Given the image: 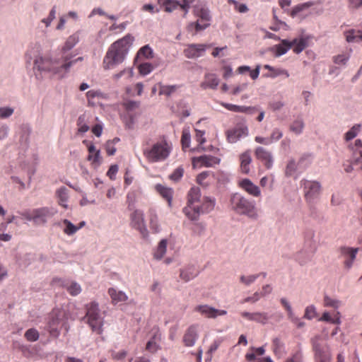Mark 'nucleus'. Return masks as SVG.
I'll use <instances>...</instances> for the list:
<instances>
[{
	"label": "nucleus",
	"instance_id": "nucleus-56",
	"mask_svg": "<svg viewBox=\"0 0 362 362\" xmlns=\"http://www.w3.org/2000/svg\"><path fill=\"white\" fill-rule=\"evenodd\" d=\"M259 276V274H253L249 276H241L240 277V281L245 286H250L254 283L255 281Z\"/></svg>",
	"mask_w": 362,
	"mask_h": 362
},
{
	"label": "nucleus",
	"instance_id": "nucleus-48",
	"mask_svg": "<svg viewBox=\"0 0 362 362\" xmlns=\"http://www.w3.org/2000/svg\"><path fill=\"white\" fill-rule=\"evenodd\" d=\"M63 223L65 226V228H64V233L68 235H71L76 233L78 230H79V227L74 226L68 219L63 220Z\"/></svg>",
	"mask_w": 362,
	"mask_h": 362
},
{
	"label": "nucleus",
	"instance_id": "nucleus-6",
	"mask_svg": "<svg viewBox=\"0 0 362 362\" xmlns=\"http://www.w3.org/2000/svg\"><path fill=\"white\" fill-rule=\"evenodd\" d=\"M87 323L91 327L92 330L97 334H101L103 332V320L100 315L98 304L95 302H91L86 305Z\"/></svg>",
	"mask_w": 362,
	"mask_h": 362
},
{
	"label": "nucleus",
	"instance_id": "nucleus-41",
	"mask_svg": "<svg viewBox=\"0 0 362 362\" xmlns=\"http://www.w3.org/2000/svg\"><path fill=\"white\" fill-rule=\"evenodd\" d=\"M291 48L290 41L288 40H281V44L276 45L274 47L275 53L276 56H281L286 54L288 49Z\"/></svg>",
	"mask_w": 362,
	"mask_h": 362
},
{
	"label": "nucleus",
	"instance_id": "nucleus-46",
	"mask_svg": "<svg viewBox=\"0 0 362 362\" xmlns=\"http://www.w3.org/2000/svg\"><path fill=\"white\" fill-rule=\"evenodd\" d=\"M320 320L329 322L332 324H340V314L339 312H337L334 315V317H332L329 313L325 312L322 316L320 317Z\"/></svg>",
	"mask_w": 362,
	"mask_h": 362
},
{
	"label": "nucleus",
	"instance_id": "nucleus-35",
	"mask_svg": "<svg viewBox=\"0 0 362 362\" xmlns=\"http://www.w3.org/2000/svg\"><path fill=\"white\" fill-rule=\"evenodd\" d=\"M157 86H158L159 90L158 94L160 95H163L168 97L175 93L180 88L178 85H164L162 83H158Z\"/></svg>",
	"mask_w": 362,
	"mask_h": 362
},
{
	"label": "nucleus",
	"instance_id": "nucleus-30",
	"mask_svg": "<svg viewBox=\"0 0 362 362\" xmlns=\"http://www.w3.org/2000/svg\"><path fill=\"white\" fill-rule=\"evenodd\" d=\"M198 272L194 266H188L180 270V276L185 281H189L195 278Z\"/></svg>",
	"mask_w": 362,
	"mask_h": 362
},
{
	"label": "nucleus",
	"instance_id": "nucleus-40",
	"mask_svg": "<svg viewBox=\"0 0 362 362\" xmlns=\"http://www.w3.org/2000/svg\"><path fill=\"white\" fill-rule=\"evenodd\" d=\"M290 44L293 51L296 54H299L306 47L307 42L304 38H295L290 41Z\"/></svg>",
	"mask_w": 362,
	"mask_h": 362
},
{
	"label": "nucleus",
	"instance_id": "nucleus-8",
	"mask_svg": "<svg viewBox=\"0 0 362 362\" xmlns=\"http://www.w3.org/2000/svg\"><path fill=\"white\" fill-rule=\"evenodd\" d=\"M215 205L216 199L214 198L204 197L188 218L192 221H196L199 218L200 214H208L213 211Z\"/></svg>",
	"mask_w": 362,
	"mask_h": 362
},
{
	"label": "nucleus",
	"instance_id": "nucleus-16",
	"mask_svg": "<svg viewBox=\"0 0 362 362\" xmlns=\"http://www.w3.org/2000/svg\"><path fill=\"white\" fill-rule=\"evenodd\" d=\"M209 47L204 44H191L185 49L184 54L189 59L199 57L204 55L206 49Z\"/></svg>",
	"mask_w": 362,
	"mask_h": 362
},
{
	"label": "nucleus",
	"instance_id": "nucleus-10",
	"mask_svg": "<svg viewBox=\"0 0 362 362\" xmlns=\"http://www.w3.org/2000/svg\"><path fill=\"white\" fill-rule=\"evenodd\" d=\"M300 182L303 187L305 198L307 202H312L319 197L321 185L318 182L303 180Z\"/></svg>",
	"mask_w": 362,
	"mask_h": 362
},
{
	"label": "nucleus",
	"instance_id": "nucleus-44",
	"mask_svg": "<svg viewBox=\"0 0 362 362\" xmlns=\"http://www.w3.org/2000/svg\"><path fill=\"white\" fill-rule=\"evenodd\" d=\"M220 105L227 109L228 110L234 112H247L250 107H245V106H239L230 103H226L221 102L220 103Z\"/></svg>",
	"mask_w": 362,
	"mask_h": 362
},
{
	"label": "nucleus",
	"instance_id": "nucleus-15",
	"mask_svg": "<svg viewBox=\"0 0 362 362\" xmlns=\"http://www.w3.org/2000/svg\"><path fill=\"white\" fill-rule=\"evenodd\" d=\"M247 134V127L244 124H237L226 132L227 141L231 144L237 142L240 138L246 136Z\"/></svg>",
	"mask_w": 362,
	"mask_h": 362
},
{
	"label": "nucleus",
	"instance_id": "nucleus-58",
	"mask_svg": "<svg viewBox=\"0 0 362 362\" xmlns=\"http://www.w3.org/2000/svg\"><path fill=\"white\" fill-rule=\"evenodd\" d=\"M297 166L295 160H290L286 168V175L288 177L292 176L294 173L296 171Z\"/></svg>",
	"mask_w": 362,
	"mask_h": 362
},
{
	"label": "nucleus",
	"instance_id": "nucleus-7",
	"mask_svg": "<svg viewBox=\"0 0 362 362\" xmlns=\"http://www.w3.org/2000/svg\"><path fill=\"white\" fill-rule=\"evenodd\" d=\"M314 351L315 362H330L332 356L329 346L320 336H315L311 339Z\"/></svg>",
	"mask_w": 362,
	"mask_h": 362
},
{
	"label": "nucleus",
	"instance_id": "nucleus-18",
	"mask_svg": "<svg viewBox=\"0 0 362 362\" xmlns=\"http://www.w3.org/2000/svg\"><path fill=\"white\" fill-rule=\"evenodd\" d=\"M196 180L202 187L206 188L214 185L216 182V178L214 173L204 171L197 175Z\"/></svg>",
	"mask_w": 362,
	"mask_h": 362
},
{
	"label": "nucleus",
	"instance_id": "nucleus-19",
	"mask_svg": "<svg viewBox=\"0 0 362 362\" xmlns=\"http://www.w3.org/2000/svg\"><path fill=\"white\" fill-rule=\"evenodd\" d=\"M256 158L261 160L264 166L269 169L273 165V158L271 153L263 147H257L255 151Z\"/></svg>",
	"mask_w": 362,
	"mask_h": 362
},
{
	"label": "nucleus",
	"instance_id": "nucleus-13",
	"mask_svg": "<svg viewBox=\"0 0 362 362\" xmlns=\"http://www.w3.org/2000/svg\"><path fill=\"white\" fill-rule=\"evenodd\" d=\"M358 248L342 246L339 248V257L344 259V266L346 269H350L356 259Z\"/></svg>",
	"mask_w": 362,
	"mask_h": 362
},
{
	"label": "nucleus",
	"instance_id": "nucleus-51",
	"mask_svg": "<svg viewBox=\"0 0 362 362\" xmlns=\"http://www.w3.org/2000/svg\"><path fill=\"white\" fill-rule=\"evenodd\" d=\"M78 132L85 133L88 131L89 127L86 124V116L81 115L77 120Z\"/></svg>",
	"mask_w": 362,
	"mask_h": 362
},
{
	"label": "nucleus",
	"instance_id": "nucleus-28",
	"mask_svg": "<svg viewBox=\"0 0 362 362\" xmlns=\"http://www.w3.org/2000/svg\"><path fill=\"white\" fill-rule=\"evenodd\" d=\"M153 57V51L151 47L148 45H144L141 47L137 54L135 60L142 61L145 59H150Z\"/></svg>",
	"mask_w": 362,
	"mask_h": 362
},
{
	"label": "nucleus",
	"instance_id": "nucleus-31",
	"mask_svg": "<svg viewBox=\"0 0 362 362\" xmlns=\"http://www.w3.org/2000/svg\"><path fill=\"white\" fill-rule=\"evenodd\" d=\"M348 42H358L362 40V30L350 29L344 33Z\"/></svg>",
	"mask_w": 362,
	"mask_h": 362
},
{
	"label": "nucleus",
	"instance_id": "nucleus-21",
	"mask_svg": "<svg viewBox=\"0 0 362 362\" xmlns=\"http://www.w3.org/2000/svg\"><path fill=\"white\" fill-rule=\"evenodd\" d=\"M239 186L254 197H259L261 194L259 187L253 184L249 179H243L240 181Z\"/></svg>",
	"mask_w": 362,
	"mask_h": 362
},
{
	"label": "nucleus",
	"instance_id": "nucleus-42",
	"mask_svg": "<svg viewBox=\"0 0 362 362\" xmlns=\"http://www.w3.org/2000/svg\"><path fill=\"white\" fill-rule=\"evenodd\" d=\"M57 196L58 197V203L64 209H67L68 206L66 202L68 201V189L66 187H61L57 191Z\"/></svg>",
	"mask_w": 362,
	"mask_h": 362
},
{
	"label": "nucleus",
	"instance_id": "nucleus-27",
	"mask_svg": "<svg viewBox=\"0 0 362 362\" xmlns=\"http://www.w3.org/2000/svg\"><path fill=\"white\" fill-rule=\"evenodd\" d=\"M264 68L269 71V73L266 75L267 77L274 78L279 76H284L286 78H288L290 76L288 71L284 69L275 68L269 64H265Z\"/></svg>",
	"mask_w": 362,
	"mask_h": 362
},
{
	"label": "nucleus",
	"instance_id": "nucleus-53",
	"mask_svg": "<svg viewBox=\"0 0 362 362\" xmlns=\"http://www.w3.org/2000/svg\"><path fill=\"white\" fill-rule=\"evenodd\" d=\"M183 174L184 168L182 166H179L173 170L169 177L174 182H178L182 177Z\"/></svg>",
	"mask_w": 362,
	"mask_h": 362
},
{
	"label": "nucleus",
	"instance_id": "nucleus-57",
	"mask_svg": "<svg viewBox=\"0 0 362 362\" xmlns=\"http://www.w3.org/2000/svg\"><path fill=\"white\" fill-rule=\"evenodd\" d=\"M361 126L359 124L354 125L350 130H349L345 134V139L350 141L356 136L357 134L360 131Z\"/></svg>",
	"mask_w": 362,
	"mask_h": 362
},
{
	"label": "nucleus",
	"instance_id": "nucleus-55",
	"mask_svg": "<svg viewBox=\"0 0 362 362\" xmlns=\"http://www.w3.org/2000/svg\"><path fill=\"white\" fill-rule=\"evenodd\" d=\"M281 303L284 307V308L286 310V311L288 312V318L292 322H296V320H297L298 318L294 316V315L293 313V311H292L291 306L290 305L288 302L286 300V299L281 298Z\"/></svg>",
	"mask_w": 362,
	"mask_h": 362
},
{
	"label": "nucleus",
	"instance_id": "nucleus-29",
	"mask_svg": "<svg viewBox=\"0 0 362 362\" xmlns=\"http://www.w3.org/2000/svg\"><path fill=\"white\" fill-rule=\"evenodd\" d=\"M108 294L110 295L113 304L124 302L128 298L127 296L123 291H117L114 288L108 289Z\"/></svg>",
	"mask_w": 362,
	"mask_h": 362
},
{
	"label": "nucleus",
	"instance_id": "nucleus-17",
	"mask_svg": "<svg viewBox=\"0 0 362 362\" xmlns=\"http://www.w3.org/2000/svg\"><path fill=\"white\" fill-rule=\"evenodd\" d=\"M219 163L220 158L210 155H204L192 158V165L194 167H212Z\"/></svg>",
	"mask_w": 362,
	"mask_h": 362
},
{
	"label": "nucleus",
	"instance_id": "nucleus-1",
	"mask_svg": "<svg viewBox=\"0 0 362 362\" xmlns=\"http://www.w3.org/2000/svg\"><path fill=\"white\" fill-rule=\"evenodd\" d=\"M134 41V37L127 35L124 37L112 43L109 47L103 62L104 69H113L122 63Z\"/></svg>",
	"mask_w": 362,
	"mask_h": 362
},
{
	"label": "nucleus",
	"instance_id": "nucleus-62",
	"mask_svg": "<svg viewBox=\"0 0 362 362\" xmlns=\"http://www.w3.org/2000/svg\"><path fill=\"white\" fill-rule=\"evenodd\" d=\"M182 148L185 149L189 146L190 134L188 132H183L181 137Z\"/></svg>",
	"mask_w": 362,
	"mask_h": 362
},
{
	"label": "nucleus",
	"instance_id": "nucleus-59",
	"mask_svg": "<svg viewBox=\"0 0 362 362\" xmlns=\"http://www.w3.org/2000/svg\"><path fill=\"white\" fill-rule=\"evenodd\" d=\"M340 305V302L335 299H332L328 296H325L324 298V305L326 307H332L334 308H337Z\"/></svg>",
	"mask_w": 362,
	"mask_h": 362
},
{
	"label": "nucleus",
	"instance_id": "nucleus-34",
	"mask_svg": "<svg viewBox=\"0 0 362 362\" xmlns=\"http://www.w3.org/2000/svg\"><path fill=\"white\" fill-rule=\"evenodd\" d=\"M250 351L247 352L245 355V359L249 362H255L259 358H257V356H262L265 353V349L264 346L255 348L251 347Z\"/></svg>",
	"mask_w": 362,
	"mask_h": 362
},
{
	"label": "nucleus",
	"instance_id": "nucleus-63",
	"mask_svg": "<svg viewBox=\"0 0 362 362\" xmlns=\"http://www.w3.org/2000/svg\"><path fill=\"white\" fill-rule=\"evenodd\" d=\"M100 93L97 90H90L86 93V97L88 98V104L93 105L95 104L93 100L95 97H98Z\"/></svg>",
	"mask_w": 362,
	"mask_h": 362
},
{
	"label": "nucleus",
	"instance_id": "nucleus-37",
	"mask_svg": "<svg viewBox=\"0 0 362 362\" xmlns=\"http://www.w3.org/2000/svg\"><path fill=\"white\" fill-rule=\"evenodd\" d=\"M148 215L149 217L150 228L154 233L159 232L158 218L156 210L153 208H150L148 211Z\"/></svg>",
	"mask_w": 362,
	"mask_h": 362
},
{
	"label": "nucleus",
	"instance_id": "nucleus-11",
	"mask_svg": "<svg viewBox=\"0 0 362 362\" xmlns=\"http://www.w3.org/2000/svg\"><path fill=\"white\" fill-rule=\"evenodd\" d=\"M130 225L132 228L139 231L143 238L148 235V230L146 228L144 216L141 211L134 210L130 215Z\"/></svg>",
	"mask_w": 362,
	"mask_h": 362
},
{
	"label": "nucleus",
	"instance_id": "nucleus-33",
	"mask_svg": "<svg viewBox=\"0 0 362 362\" xmlns=\"http://www.w3.org/2000/svg\"><path fill=\"white\" fill-rule=\"evenodd\" d=\"M240 170L243 173L247 174L250 172V165L252 161L250 153L244 152L240 156Z\"/></svg>",
	"mask_w": 362,
	"mask_h": 362
},
{
	"label": "nucleus",
	"instance_id": "nucleus-47",
	"mask_svg": "<svg viewBox=\"0 0 362 362\" xmlns=\"http://www.w3.org/2000/svg\"><path fill=\"white\" fill-rule=\"evenodd\" d=\"M154 68L155 66L148 62H141L138 66L139 72L142 76H146L150 74Z\"/></svg>",
	"mask_w": 362,
	"mask_h": 362
},
{
	"label": "nucleus",
	"instance_id": "nucleus-14",
	"mask_svg": "<svg viewBox=\"0 0 362 362\" xmlns=\"http://www.w3.org/2000/svg\"><path fill=\"white\" fill-rule=\"evenodd\" d=\"M64 313L61 311L54 312L48 323V330L49 334L55 337L59 334V328L64 325L63 320Z\"/></svg>",
	"mask_w": 362,
	"mask_h": 362
},
{
	"label": "nucleus",
	"instance_id": "nucleus-50",
	"mask_svg": "<svg viewBox=\"0 0 362 362\" xmlns=\"http://www.w3.org/2000/svg\"><path fill=\"white\" fill-rule=\"evenodd\" d=\"M304 128V123L301 119L294 121L290 126V129L296 134H300Z\"/></svg>",
	"mask_w": 362,
	"mask_h": 362
},
{
	"label": "nucleus",
	"instance_id": "nucleus-36",
	"mask_svg": "<svg viewBox=\"0 0 362 362\" xmlns=\"http://www.w3.org/2000/svg\"><path fill=\"white\" fill-rule=\"evenodd\" d=\"M194 12V14L197 16H198L202 21H204L205 23H209V21H211L209 11L204 6H199L197 5H195Z\"/></svg>",
	"mask_w": 362,
	"mask_h": 362
},
{
	"label": "nucleus",
	"instance_id": "nucleus-3",
	"mask_svg": "<svg viewBox=\"0 0 362 362\" xmlns=\"http://www.w3.org/2000/svg\"><path fill=\"white\" fill-rule=\"evenodd\" d=\"M83 60L82 57L70 61L68 56H62L61 59L52 60L49 58L38 57L34 60V66L39 71H45L52 72L54 74H59L62 72H66L69 69L77 62Z\"/></svg>",
	"mask_w": 362,
	"mask_h": 362
},
{
	"label": "nucleus",
	"instance_id": "nucleus-2",
	"mask_svg": "<svg viewBox=\"0 0 362 362\" xmlns=\"http://www.w3.org/2000/svg\"><path fill=\"white\" fill-rule=\"evenodd\" d=\"M172 151V145L166 139H162L152 144L148 141L142 144V152L146 160L151 163L165 160Z\"/></svg>",
	"mask_w": 362,
	"mask_h": 362
},
{
	"label": "nucleus",
	"instance_id": "nucleus-60",
	"mask_svg": "<svg viewBox=\"0 0 362 362\" xmlns=\"http://www.w3.org/2000/svg\"><path fill=\"white\" fill-rule=\"evenodd\" d=\"M316 316L315 308L313 305L308 306L305 308L304 317L308 320H312Z\"/></svg>",
	"mask_w": 362,
	"mask_h": 362
},
{
	"label": "nucleus",
	"instance_id": "nucleus-25",
	"mask_svg": "<svg viewBox=\"0 0 362 362\" xmlns=\"http://www.w3.org/2000/svg\"><path fill=\"white\" fill-rule=\"evenodd\" d=\"M161 339V334L158 329H157L153 337L147 342L146 349L153 354L156 353L158 349H160L159 345L157 344V341H160Z\"/></svg>",
	"mask_w": 362,
	"mask_h": 362
},
{
	"label": "nucleus",
	"instance_id": "nucleus-45",
	"mask_svg": "<svg viewBox=\"0 0 362 362\" xmlns=\"http://www.w3.org/2000/svg\"><path fill=\"white\" fill-rule=\"evenodd\" d=\"M167 248V240L165 239H163L159 243L156 250L154 252V258L156 259H160L164 256L166 252Z\"/></svg>",
	"mask_w": 362,
	"mask_h": 362
},
{
	"label": "nucleus",
	"instance_id": "nucleus-5",
	"mask_svg": "<svg viewBox=\"0 0 362 362\" xmlns=\"http://www.w3.org/2000/svg\"><path fill=\"white\" fill-rule=\"evenodd\" d=\"M57 211L52 208L42 207L34 209H27L21 212V216L27 221H33L35 224H45L47 219L52 217Z\"/></svg>",
	"mask_w": 362,
	"mask_h": 362
},
{
	"label": "nucleus",
	"instance_id": "nucleus-49",
	"mask_svg": "<svg viewBox=\"0 0 362 362\" xmlns=\"http://www.w3.org/2000/svg\"><path fill=\"white\" fill-rule=\"evenodd\" d=\"M126 75L127 78L128 80H131L133 77V71L132 69H125L117 74H115L112 76V79L115 81H117L122 76Z\"/></svg>",
	"mask_w": 362,
	"mask_h": 362
},
{
	"label": "nucleus",
	"instance_id": "nucleus-54",
	"mask_svg": "<svg viewBox=\"0 0 362 362\" xmlns=\"http://www.w3.org/2000/svg\"><path fill=\"white\" fill-rule=\"evenodd\" d=\"M25 337L29 341H35L39 338V332L34 328L29 329L25 332Z\"/></svg>",
	"mask_w": 362,
	"mask_h": 362
},
{
	"label": "nucleus",
	"instance_id": "nucleus-24",
	"mask_svg": "<svg viewBox=\"0 0 362 362\" xmlns=\"http://www.w3.org/2000/svg\"><path fill=\"white\" fill-rule=\"evenodd\" d=\"M79 41V36L77 33L70 35L66 40L64 46L62 48V56H68L70 59L72 58L71 55H66V52L71 49Z\"/></svg>",
	"mask_w": 362,
	"mask_h": 362
},
{
	"label": "nucleus",
	"instance_id": "nucleus-22",
	"mask_svg": "<svg viewBox=\"0 0 362 362\" xmlns=\"http://www.w3.org/2000/svg\"><path fill=\"white\" fill-rule=\"evenodd\" d=\"M198 337L197 327L196 325L190 326L186 331L183 341L187 346H192Z\"/></svg>",
	"mask_w": 362,
	"mask_h": 362
},
{
	"label": "nucleus",
	"instance_id": "nucleus-52",
	"mask_svg": "<svg viewBox=\"0 0 362 362\" xmlns=\"http://www.w3.org/2000/svg\"><path fill=\"white\" fill-rule=\"evenodd\" d=\"M269 320V316L267 313H253L252 321L261 324H266Z\"/></svg>",
	"mask_w": 362,
	"mask_h": 362
},
{
	"label": "nucleus",
	"instance_id": "nucleus-23",
	"mask_svg": "<svg viewBox=\"0 0 362 362\" xmlns=\"http://www.w3.org/2000/svg\"><path fill=\"white\" fill-rule=\"evenodd\" d=\"M219 83V79L214 74H207L205 75L204 80L201 83L203 89H215Z\"/></svg>",
	"mask_w": 362,
	"mask_h": 362
},
{
	"label": "nucleus",
	"instance_id": "nucleus-43",
	"mask_svg": "<svg viewBox=\"0 0 362 362\" xmlns=\"http://www.w3.org/2000/svg\"><path fill=\"white\" fill-rule=\"evenodd\" d=\"M64 287L72 296H76L78 295L82 291L81 286L75 281L66 283V284L64 285Z\"/></svg>",
	"mask_w": 362,
	"mask_h": 362
},
{
	"label": "nucleus",
	"instance_id": "nucleus-12",
	"mask_svg": "<svg viewBox=\"0 0 362 362\" xmlns=\"http://www.w3.org/2000/svg\"><path fill=\"white\" fill-rule=\"evenodd\" d=\"M195 1L196 0H182L180 3L173 0H158V3L164 7L165 11L166 12H171L177 8V6H180V8L185 11L184 13L185 17L191 4Z\"/></svg>",
	"mask_w": 362,
	"mask_h": 362
},
{
	"label": "nucleus",
	"instance_id": "nucleus-26",
	"mask_svg": "<svg viewBox=\"0 0 362 362\" xmlns=\"http://www.w3.org/2000/svg\"><path fill=\"white\" fill-rule=\"evenodd\" d=\"M155 188L160 196L168 202V206H171L173 194V189L160 184L156 185Z\"/></svg>",
	"mask_w": 362,
	"mask_h": 362
},
{
	"label": "nucleus",
	"instance_id": "nucleus-64",
	"mask_svg": "<svg viewBox=\"0 0 362 362\" xmlns=\"http://www.w3.org/2000/svg\"><path fill=\"white\" fill-rule=\"evenodd\" d=\"M273 351L275 354L281 351L283 343L279 338H275L272 341Z\"/></svg>",
	"mask_w": 362,
	"mask_h": 362
},
{
	"label": "nucleus",
	"instance_id": "nucleus-39",
	"mask_svg": "<svg viewBox=\"0 0 362 362\" xmlns=\"http://www.w3.org/2000/svg\"><path fill=\"white\" fill-rule=\"evenodd\" d=\"M313 5L314 3L313 1H308L303 4H300L295 6L291 10H288V13L291 17L295 18L300 12L313 6Z\"/></svg>",
	"mask_w": 362,
	"mask_h": 362
},
{
	"label": "nucleus",
	"instance_id": "nucleus-38",
	"mask_svg": "<svg viewBox=\"0 0 362 362\" xmlns=\"http://www.w3.org/2000/svg\"><path fill=\"white\" fill-rule=\"evenodd\" d=\"M88 150L89 153L88 160L92 161L93 164H100L101 160L100 151L96 150L93 144L88 145Z\"/></svg>",
	"mask_w": 362,
	"mask_h": 362
},
{
	"label": "nucleus",
	"instance_id": "nucleus-4",
	"mask_svg": "<svg viewBox=\"0 0 362 362\" xmlns=\"http://www.w3.org/2000/svg\"><path fill=\"white\" fill-rule=\"evenodd\" d=\"M232 209L238 214L247 215L248 217L257 219L258 214L253 202L238 193L233 194L230 197Z\"/></svg>",
	"mask_w": 362,
	"mask_h": 362
},
{
	"label": "nucleus",
	"instance_id": "nucleus-20",
	"mask_svg": "<svg viewBox=\"0 0 362 362\" xmlns=\"http://www.w3.org/2000/svg\"><path fill=\"white\" fill-rule=\"evenodd\" d=\"M194 310L209 318H215L218 315H225L227 313L224 310H218L207 305H198Z\"/></svg>",
	"mask_w": 362,
	"mask_h": 362
},
{
	"label": "nucleus",
	"instance_id": "nucleus-32",
	"mask_svg": "<svg viewBox=\"0 0 362 362\" xmlns=\"http://www.w3.org/2000/svg\"><path fill=\"white\" fill-rule=\"evenodd\" d=\"M209 23H205L201 20H198L195 23H191L187 25V31L192 33V35H195L199 31L203 30L209 27Z\"/></svg>",
	"mask_w": 362,
	"mask_h": 362
},
{
	"label": "nucleus",
	"instance_id": "nucleus-9",
	"mask_svg": "<svg viewBox=\"0 0 362 362\" xmlns=\"http://www.w3.org/2000/svg\"><path fill=\"white\" fill-rule=\"evenodd\" d=\"M201 191L198 187L190 188L187 194V205L183 208V213L188 218L195 207L200 203Z\"/></svg>",
	"mask_w": 362,
	"mask_h": 362
},
{
	"label": "nucleus",
	"instance_id": "nucleus-61",
	"mask_svg": "<svg viewBox=\"0 0 362 362\" xmlns=\"http://www.w3.org/2000/svg\"><path fill=\"white\" fill-rule=\"evenodd\" d=\"M13 109L8 107H0V117L5 119L9 117L13 113Z\"/></svg>",
	"mask_w": 362,
	"mask_h": 362
}]
</instances>
